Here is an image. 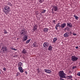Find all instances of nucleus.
<instances>
[{
    "label": "nucleus",
    "mask_w": 80,
    "mask_h": 80,
    "mask_svg": "<svg viewBox=\"0 0 80 80\" xmlns=\"http://www.w3.org/2000/svg\"><path fill=\"white\" fill-rule=\"evenodd\" d=\"M19 70L20 71V72L21 73H23V70L22 69V67H19L18 68Z\"/></svg>",
    "instance_id": "nucleus-10"
},
{
    "label": "nucleus",
    "mask_w": 80,
    "mask_h": 80,
    "mask_svg": "<svg viewBox=\"0 0 80 80\" xmlns=\"http://www.w3.org/2000/svg\"><path fill=\"white\" fill-rule=\"evenodd\" d=\"M48 29L47 28H45L43 29V31L44 32H48Z\"/></svg>",
    "instance_id": "nucleus-15"
},
{
    "label": "nucleus",
    "mask_w": 80,
    "mask_h": 80,
    "mask_svg": "<svg viewBox=\"0 0 80 80\" xmlns=\"http://www.w3.org/2000/svg\"><path fill=\"white\" fill-rule=\"evenodd\" d=\"M30 40H31V39H30L28 40H27L26 42V43H29V42H30Z\"/></svg>",
    "instance_id": "nucleus-22"
},
{
    "label": "nucleus",
    "mask_w": 80,
    "mask_h": 80,
    "mask_svg": "<svg viewBox=\"0 0 80 80\" xmlns=\"http://www.w3.org/2000/svg\"><path fill=\"white\" fill-rule=\"evenodd\" d=\"M71 59L73 62H75V61H77L78 59V58L76 57L75 56H72L71 57Z\"/></svg>",
    "instance_id": "nucleus-5"
},
{
    "label": "nucleus",
    "mask_w": 80,
    "mask_h": 80,
    "mask_svg": "<svg viewBox=\"0 0 80 80\" xmlns=\"http://www.w3.org/2000/svg\"><path fill=\"white\" fill-rule=\"evenodd\" d=\"M67 26L70 28H72V25L70 23H67Z\"/></svg>",
    "instance_id": "nucleus-11"
},
{
    "label": "nucleus",
    "mask_w": 80,
    "mask_h": 80,
    "mask_svg": "<svg viewBox=\"0 0 80 80\" xmlns=\"http://www.w3.org/2000/svg\"><path fill=\"white\" fill-rule=\"evenodd\" d=\"M77 75L78 76H80V72H79L77 73Z\"/></svg>",
    "instance_id": "nucleus-32"
},
{
    "label": "nucleus",
    "mask_w": 80,
    "mask_h": 80,
    "mask_svg": "<svg viewBox=\"0 0 80 80\" xmlns=\"http://www.w3.org/2000/svg\"><path fill=\"white\" fill-rule=\"evenodd\" d=\"M76 68V66H74L72 67V69H75Z\"/></svg>",
    "instance_id": "nucleus-33"
},
{
    "label": "nucleus",
    "mask_w": 80,
    "mask_h": 80,
    "mask_svg": "<svg viewBox=\"0 0 80 80\" xmlns=\"http://www.w3.org/2000/svg\"><path fill=\"white\" fill-rule=\"evenodd\" d=\"M44 71L47 73H51V72H52V70L50 69H45Z\"/></svg>",
    "instance_id": "nucleus-6"
},
{
    "label": "nucleus",
    "mask_w": 80,
    "mask_h": 80,
    "mask_svg": "<svg viewBox=\"0 0 80 80\" xmlns=\"http://www.w3.org/2000/svg\"><path fill=\"white\" fill-rule=\"evenodd\" d=\"M7 4L8 5H9V6H11V7H12V4H11V3L10 2H8Z\"/></svg>",
    "instance_id": "nucleus-21"
},
{
    "label": "nucleus",
    "mask_w": 80,
    "mask_h": 80,
    "mask_svg": "<svg viewBox=\"0 0 80 80\" xmlns=\"http://www.w3.org/2000/svg\"><path fill=\"white\" fill-rule=\"evenodd\" d=\"M48 50L50 51H52V47L51 45H50L49 46L48 48Z\"/></svg>",
    "instance_id": "nucleus-16"
},
{
    "label": "nucleus",
    "mask_w": 80,
    "mask_h": 80,
    "mask_svg": "<svg viewBox=\"0 0 80 80\" xmlns=\"http://www.w3.org/2000/svg\"><path fill=\"white\" fill-rule=\"evenodd\" d=\"M57 38H54L53 39V43H56V41H57Z\"/></svg>",
    "instance_id": "nucleus-18"
},
{
    "label": "nucleus",
    "mask_w": 80,
    "mask_h": 80,
    "mask_svg": "<svg viewBox=\"0 0 80 80\" xmlns=\"http://www.w3.org/2000/svg\"><path fill=\"white\" fill-rule=\"evenodd\" d=\"M20 75V73H19V72H18L17 73L16 76H18V75Z\"/></svg>",
    "instance_id": "nucleus-30"
},
{
    "label": "nucleus",
    "mask_w": 80,
    "mask_h": 80,
    "mask_svg": "<svg viewBox=\"0 0 80 80\" xmlns=\"http://www.w3.org/2000/svg\"><path fill=\"white\" fill-rule=\"evenodd\" d=\"M10 7H9L8 6H6L4 8L3 11L4 13L6 15H7L8 12H10Z\"/></svg>",
    "instance_id": "nucleus-2"
},
{
    "label": "nucleus",
    "mask_w": 80,
    "mask_h": 80,
    "mask_svg": "<svg viewBox=\"0 0 80 80\" xmlns=\"http://www.w3.org/2000/svg\"><path fill=\"white\" fill-rule=\"evenodd\" d=\"M59 75L60 77L62 78H66V74H65L63 71H61L59 72Z\"/></svg>",
    "instance_id": "nucleus-3"
},
{
    "label": "nucleus",
    "mask_w": 80,
    "mask_h": 80,
    "mask_svg": "<svg viewBox=\"0 0 80 80\" xmlns=\"http://www.w3.org/2000/svg\"><path fill=\"white\" fill-rule=\"evenodd\" d=\"M1 74V71L0 70V75Z\"/></svg>",
    "instance_id": "nucleus-42"
},
{
    "label": "nucleus",
    "mask_w": 80,
    "mask_h": 80,
    "mask_svg": "<svg viewBox=\"0 0 80 80\" xmlns=\"http://www.w3.org/2000/svg\"><path fill=\"white\" fill-rule=\"evenodd\" d=\"M25 74H26V75H27V71H25Z\"/></svg>",
    "instance_id": "nucleus-36"
},
{
    "label": "nucleus",
    "mask_w": 80,
    "mask_h": 80,
    "mask_svg": "<svg viewBox=\"0 0 80 80\" xmlns=\"http://www.w3.org/2000/svg\"><path fill=\"white\" fill-rule=\"evenodd\" d=\"M43 46L44 47L47 48V47H48V43L47 42H45L43 43Z\"/></svg>",
    "instance_id": "nucleus-8"
},
{
    "label": "nucleus",
    "mask_w": 80,
    "mask_h": 80,
    "mask_svg": "<svg viewBox=\"0 0 80 80\" xmlns=\"http://www.w3.org/2000/svg\"><path fill=\"white\" fill-rule=\"evenodd\" d=\"M11 49L14 50V51H17V49H15V48H11Z\"/></svg>",
    "instance_id": "nucleus-27"
},
{
    "label": "nucleus",
    "mask_w": 80,
    "mask_h": 80,
    "mask_svg": "<svg viewBox=\"0 0 80 80\" xmlns=\"http://www.w3.org/2000/svg\"><path fill=\"white\" fill-rule=\"evenodd\" d=\"M22 65L23 63L21 62H19V63L18 64V67H22Z\"/></svg>",
    "instance_id": "nucleus-17"
},
{
    "label": "nucleus",
    "mask_w": 80,
    "mask_h": 80,
    "mask_svg": "<svg viewBox=\"0 0 80 80\" xmlns=\"http://www.w3.org/2000/svg\"><path fill=\"white\" fill-rule=\"evenodd\" d=\"M53 22L54 23H55V20H54L53 21Z\"/></svg>",
    "instance_id": "nucleus-40"
},
{
    "label": "nucleus",
    "mask_w": 80,
    "mask_h": 80,
    "mask_svg": "<svg viewBox=\"0 0 80 80\" xmlns=\"http://www.w3.org/2000/svg\"><path fill=\"white\" fill-rule=\"evenodd\" d=\"M0 53H1V51H0Z\"/></svg>",
    "instance_id": "nucleus-43"
},
{
    "label": "nucleus",
    "mask_w": 80,
    "mask_h": 80,
    "mask_svg": "<svg viewBox=\"0 0 80 80\" xmlns=\"http://www.w3.org/2000/svg\"><path fill=\"white\" fill-rule=\"evenodd\" d=\"M78 48V46L76 47V49H77V48Z\"/></svg>",
    "instance_id": "nucleus-39"
},
{
    "label": "nucleus",
    "mask_w": 80,
    "mask_h": 80,
    "mask_svg": "<svg viewBox=\"0 0 80 80\" xmlns=\"http://www.w3.org/2000/svg\"><path fill=\"white\" fill-rule=\"evenodd\" d=\"M68 78H70V79H71V78H72V76H68Z\"/></svg>",
    "instance_id": "nucleus-29"
},
{
    "label": "nucleus",
    "mask_w": 80,
    "mask_h": 80,
    "mask_svg": "<svg viewBox=\"0 0 80 80\" xmlns=\"http://www.w3.org/2000/svg\"><path fill=\"white\" fill-rule=\"evenodd\" d=\"M19 34L21 36H23V39L22 40L23 42L26 41V40L28 39L27 36V35H26V32H25V29L23 28L22 29L21 32H20Z\"/></svg>",
    "instance_id": "nucleus-1"
},
{
    "label": "nucleus",
    "mask_w": 80,
    "mask_h": 80,
    "mask_svg": "<svg viewBox=\"0 0 80 80\" xmlns=\"http://www.w3.org/2000/svg\"><path fill=\"white\" fill-rule=\"evenodd\" d=\"M34 27H35L36 28H37V25H35V26Z\"/></svg>",
    "instance_id": "nucleus-37"
},
{
    "label": "nucleus",
    "mask_w": 80,
    "mask_h": 80,
    "mask_svg": "<svg viewBox=\"0 0 80 80\" xmlns=\"http://www.w3.org/2000/svg\"><path fill=\"white\" fill-rule=\"evenodd\" d=\"M4 32H3V33H5V34H7V30H6L5 29H4Z\"/></svg>",
    "instance_id": "nucleus-25"
},
{
    "label": "nucleus",
    "mask_w": 80,
    "mask_h": 80,
    "mask_svg": "<svg viewBox=\"0 0 80 80\" xmlns=\"http://www.w3.org/2000/svg\"><path fill=\"white\" fill-rule=\"evenodd\" d=\"M62 27V26H61L60 25H59V26L58 27Z\"/></svg>",
    "instance_id": "nucleus-41"
},
{
    "label": "nucleus",
    "mask_w": 80,
    "mask_h": 80,
    "mask_svg": "<svg viewBox=\"0 0 80 80\" xmlns=\"http://www.w3.org/2000/svg\"><path fill=\"white\" fill-rule=\"evenodd\" d=\"M75 18V19H76L77 20H78V18H78V16H75V15H74L73 16Z\"/></svg>",
    "instance_id": "nucleus-20"
},
{
    "label": "nucleus",
    "mask_w": 80,
    "mask_h": 80,
    "mask_svg": "<svg viewBox=\"0 0 80 80\" xmlns=\"http://www.w3.org/2000/svg\"><path fill=\"white\" fill-rule=\"evenodd\" d=\"M44 2V0H39V2L40 3H42V2Z\"/></svg>",
    "instance_id": "nucleus-26"
},
{
    "label": "nucleus",
    "mask_w": 80,
    "mask_h": 80,
    "mask_svg": "<svg viewBox=\"0 0 80 80\" xmlns=\"http://www.w3.org/2000/svg\"><path fill=\"white\" fill-rule=\"evenodd\" d=\"M5 51V52H8V49H7V48L6 47H5L4 48V49Z\"/></svg>",
    "instance_id": "nucleus-23"
},
{
    "label": "nucleus",
    "mask_w": 80,
    "mask_h": 80,
    "mask_svg": "<svg viewBox=\"0 0 80 80\" xmlns=\"http://www.w3.org/2000/svg\"><path fill=\"white\" fill-rule=\"evenodd\" d=\"M27 53V49H24L22 51V53L23 54H26V53Z\"/></svg>",
    "instance_id": "nucleus-9"
},
{
    "label": "nucleus",
    "mask_w": 80,
    "mask_h": 80,
    "mask_svg": "<svg viewBox=\"0 0 80 80\" xmlns=\"http://www.w3.org/2000/svg\"><path fill=\"white\" fill-rule=\"evenodd\" d=\"M61 28H63L66 26V23H63L61 25Z\"/></svg>",
    "instance_id": "nucleus-12"
},
{
    "label": "nucleus",
    "mask_w": 80,
    "mask_h": 80,
    "mask_svg": "<svg viewBox=\"0 0 80 80\" xmlns=\"http://www.w3.org/2000/svg\"><path fill=\"white\" fill-rule=\"evenodd\" d=\"M69 33H70V35H72V31H70Z\"/></svg>",
    "instance_id": "nucleus-34"
},
{
    "label": "nucleus",
    "mask_w": 80,
    "mask_h": 80,
    "mask_svg": "<svg viewBox=\"0 0 80 80\" xmlns=\"http://www.w3.org/2000/svg\"><path fill=\"white\" fill-rule=\"evenodd\" d=\"M18 40V39H17Z\"/></svg>",
    "instance_id": "nucleus-45"
},
{
    "label": "nucleus",
    "mask_w": 80,
    "mask_h": 80,
    "mask_svg": "<svg viewBox=\"0 0 80 80\" xmlns=\"http://www.w3.org/2000/svg\"><path fill=\"white\" fill-rule=\"evenodd\" d=\"M1 50H2V49H1Z\"/></svg>",
    "instance_id": "nucleus-44"
},
{
    "label": "nucleus",
    "mask_w": 80,
    "mask_h": 80,
    "mask_svg": "<svg viewBox=\"0 0 80 80\" xmlns=\"http://www.w3.org/2000/svg\"><path fill=\"white\" fill-rule=\"evenodd\" d=\"M73 35L75 36H76V35H77V34H75V33H73Z\"/></svg>",
    "instance_id": "nucleus-35"
},
{
    "label": "nucleus",
    "mask_w": 80,
    "mask_h": 80,
    "mask_svg": "<svg viewBox=\"0 0 80 80\" xmlns=\"http://www.w3.org/2000/svg\"><path fill=\"white\" fill-rule=\"evenodd\" d=\"M33 47H38V45H37V42H34L33 44Z\"/></svg>",
    "instance_id": "nucleus-13"
},
{
    "label": "nucleus",
    "mask_w": 80,
    "mask_h": 80,
    "mask_svg": "<svg viewBox=\"0 0 80 80\" xmlns=\"http://www.w3.org/2000/svg\"><path fill=\"white\" fill-rule=\"evenodd\" d=\"M58 7L57 6H54L52 8V12H53V10L54 12H58Z\"/></svg>",
    "instance_id": "nucleus-4"
},
{
    "label": "nucleus",
    "mask_w": 80,
    "mask_h": 80,
    "mask_svg": "<svg viewBox=\"0 0 80 80\" xmlns=\"http://www.w3.org/2000/svg\"><path fill=\"white\" fill-rule=\"evenodd\" d=\"M70 35V33L68 32H66L64 34V37H68Z\"/></svg>",
    "instance_id": "nucleus-7"
},
{
    "label": "nucleus",
    "mask_w": 80,
    "mask_h": 80,
    "mask_svg": "<svg viewBox=\"0 0 80 80\" xmlns=\"http://www.w3.org/2000/svg\"><path fill=\"white\" fill-rule=\"evenodd\" d=\"M46 11V10H44L43 11H42V13H45V12Z\"/></svg>",
    "instance_id": "nucleus-28"
},
{
    "label": "nucleus",
    "mask_w": 80,
    "mask_h": 80,
    "mask_svg": "<svg viewBox=\"0 0 80 80\" xmlns=\"http://www.w3.org/2000/svg\"><path fill=\"white\" fill-rule=\"evenodd\" d=\"M60 22H58L56 26H55V28L56 30H58V27L59 26V25H60Z\"/></svg>",
    "instance_id": "nucleus-14"
},
{
    "label": "nucleus",
    "mask_w": 80,
    "mask_h": 80,
    "mask_svg": "<svg viewBox=\"0 0 80 80\" xmlns=\"http://www.w3.org/2000/svg\"><path fill=\"white\" fill-rule=\"evenodd\" d=\"M3 70L4 71H6V70H7V69L6 68H3Z\"/></svg>",
    "instance_id": "nucleus-31"
},
{
    "label": "nucleus",
    "mask_w": 80,
    "mask_h": 80,
    "mask_svg": "<svg viewBox=\"0 0 80 80\" xmlns=\"http://www.w3.org/2000/svg\"><path fill=\"white\" fill-rule=\"evenodd\" d=\"M37 28H36L35 27H34L33 28L32 30L34 32V31H36L37 30Z\"/></svg>",
    "instance_id": "nucleus-19"
},
{
    "label": "nucleus",
    "mask_w": 80,
    "mask_h": 80,
    "mask_svg": "<svg viewBox=\"0 0 80 80\" xmlns=\"http://www.w3.org/2000/svg\"><path fill=\"white\" fill-rule=\"evenodd\" d=\"M5 46H4L2 47V49L3 50L2 51L3 52H5V50H4V48H5Z\"/></svg>",
    "instance_id": "nucleus-24"
},
{
    "label": "nucleus",
    "mask_w": 80,
    "mask_h": 80,
    "mask_svg": "<svg viewBox=\"0 0 80 80\" xmlns=\"http://www.w3.org/2000/svg\"><path fill=\"white\" fill-rule=\"evenodd\" d=\"M66 30H69V28H66Z\"/></svg>",
    "instance_id": "nucleus-38"
}]
</instances>
